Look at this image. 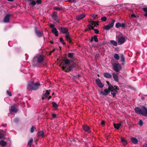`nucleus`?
I'll list each match as a JSON object with an SVG mask.
<instances>
[{
    "mask_svg": "<svg viewBox=\"0 0 147 147\" xmlns=\"http://www.w3.org/2000/svg\"><path fill=\"white\" fill-rule=\"evenodd\" d=\"M69 34H67L65 35V37L66 39L70 43H71L72 40L69 36Z\"/></svg>",
    "mask_w": 147,
    "mask_h": 147,
    "instance_id": "obj_22",
    "label": "nucleus"
},
{
    "mask_svg": "<svg viewBox=\"0 0 147 147\" xmlns=\"http://www.w3.org/2000/svg\"><path fill=\"white\" fill-rule=\"evenodd\" d=\"M115 22V20L111 19V20L109 22L108 25L112 28H113L114 26V24Z\"/></svg>",
    "mask_w": 147,
    "mask_h": 147,
    "instance_id": "obj_21",
    "label": "nucleus"
},
{
    "mask_svg": "<svg viewBox=\"0 0 147 147\" xmlns=\"http://www.w3.org/2000/svg\"><path fill=\"white\" fill-rule=\"evenodd\" d=\"M101 124L103 126L105 124V121H102L101 122Z\"/></svg>",
    "mask_w": 147,
    "mask_h": 147,
    "instance_id": "obj_58",
    "label": "nucleus"
},
{
    "mask_svg": "<svg viewBox=\"0 0 147 147\" xmlns=\"http://www.w3.org/2000/svg\"><path fill=\"white\" fill-rule=\"evenodd\" d=\"M94 39V41L96 42H98V39L97 38V36L96 35H95L93 36H92L91 37V38L90 39V42H92L93 41V39Z\"/></svg>",
    "mask_w": 147,
    "mask_h": 147,
    "instance_id": "obj_19",
    "label": "nucleus"
},
{
    "mask_svg": "<svg viewBox=\"0 0 147 147\" xmlns=\"http://www.w3.org/2000/svg\"><path fill=\"white\" fill-rule=\"evenodd\" d=\"M52 18L53 20H55L58 23H59V21L58 19V17L57 15V13L56 12H53Z\"/></svg>",
    "mask_w": 147,
    "mask_h": 147,
    "instance_id": "obj_14",
    "label": "nucleus"
},
{
    "mask_svg": "<svg viewBox=\"0 0 147 147\" xmlns=\"http://www.w3.org/2000/svg\"><path fill=\"white\" fill-rule=\"evenodd\" d=\"M94 26H96V25H99L98 24V21L95 22L94 24Z\"/></svg>",
    "mask_w": 147,
    "mask_h": 147,
    "instance_id": "obj_57",
    "label": "nucleus"
},
{
    "mask_svg": "<svg viewBox=\"0 0 147 147\" xmlns=\"http://www.w3.org/2000/svg\"><path fill=\"white\" fill-rule=\"evenodd\" d=\"M52 103L53 106L54 107L55 109H57L58 106L56 103L55 102H53Z\"/></svg>",
    "mask_w": 147,
    "mask_h": 147,
    "instance_id": "obj_42",
    "label": "nucleus"
},
{
    "mask_svg": "<svg viewBox=\"0 0 147 147\" xmlns=\"http://www.w3.org/2000/svg\"><path fill=\"white\" fill-rule=\"evenodd\" d=\"M105 43L104 42H103L102 43H100L99 44V45L100 46H102L104 45H105Z\"/></svg>",
    "mask_w": 147,
    "mask_h": 147,
    "instance_id": "obj_56",
    "label": "nucleus"
},
{
    "mask_svg": "<svg viewBox=\"0 0 147 147\" xmlns=\"http://www.w3.org/2000/svg\"><path fill=\"white\" fill-rule=\"evenodd\" d=\"M121 61L123 63H124L125 62V59L124 55L121 54Z\"/></svg>",
    "mask_w": 147,
    "mask_h": 147,
    "instance_id": "obj_33",
    "label": "nucleus"
},
{
    "mask_svg": "<svg viewBox=\"0 0 147 147\" xmlns=\"http://www.w3.org/2000/svg\"><path fill=\"white\" fill-rule=\"evenodd\" d=\"M34 30L36 34L38 37L41 38L43 36V34L38 30L37 27H35Z\"/></svg>",
    "mask_w": 147,
    "mask_h": 147,
    "instance_id": "obj_12",
    "label": "nucleus"
},
{
    "mask_svg": "<svg viewBox=\"0 0 147 147\" xmlns=\"http://www.w3.org/2000/svg\"><path fill=\"white\" fill-rule=\"evenodd\" d=\"M52 116L53 118H55L56 117V115L55 114H53Z\"/></svg>",
    "mask_w": 147,
    "mask_h": 147,
    "instance_id": "obj_61",
    "label": "nucleus"
},
{
    "mask_svg": "<svg viewBox=\"0 0 147 147\" xmlns=\"http://www.w3.org/2000/svg\"><path fill=\"white\" fill-rule=\"evenodd\" d=\"M69 34H67L65 35V37L66 39L70 43H71L72 40L69 36Z\"/></svg>",
    "mask_w": 147,
    "mask_h": 147,
    "instance_id": "obj_23",
    "label": "nucleus"
},
{
    "mask_svg": "<svg viewBox=\"0 0 147 147\" xmlns=\"http://www.w3.org/2000/svg\"><path fill=\"white\" fill-rule=\"evenodd\" d=\"M30 4L32 6H34L36 4V2L34 0H32L30 2Z\"/></svg>",
    "mask_w": 147,
    "mask_h": 147,
    "instance_id": "obj_43",
    "label": "nucleus"
},
{
    "mask_svg": "<svg viewBox=\"0 0 147 147\" xmlns=\"http://www.w3.org/2000/svg\"><path fill=\"white\" fill-rule=\"evenodd\" d=\"M77 76L78 77V78H80V77H81V75H80V74H78V75H77Z\"/></svg>",
    "mask_w": 147,
    "mask_h": 147,
    "instance_id": "obj_63",
    "label": "nucleus"
},
{
    "mask_svg": "<svg viewBox=\"0 0 147 147\" xmlns=\"http://www.w3.org/2000/svg\"><path fill=\"white\" fill-rule=\"evenodd\" d=\"M104 76L106 78H112V75L110 73L106 72L103 73Z\"/></svg>",
    "mask_w": 147,
    "mask_h": 147,
    "instance_id": "obj_25",
    "label": "nucleus"
},
{
    "mask_svg": "<svg viewBox=\"0 0 147 147\" xmlns=\"http://www.w3.org/2000/svg\"><path fill=\"white\" fill-rule=\"evenodd\" d=\"M112 66L113 69L117 72H119L122 69L121 65L118 63L113 64Z\"/></svg>",
    "mask_w": 147,
    "mask_h": 147,
    "instance_id": "obj_5",
    "label": "nucleus"
},
{
    "mask_svg": "<svg viewBox=\"0 0 147 147\" xmlns=\"http://www.w3.org/2000/svg\"><path fill=\"white\" fill-rule=\"evenodd\" d=\"M115 27L117 28H119L120 27H121L123 28H124L125 27V26L124 23H121L119 22H117L115 25Z\"/></svg>",
    "mask_w": 147,
    "mask_h": 147,
    "instance_id": "obj_15",
    "label": "nucleus"
},
{
    "mask_svg": "<svg viewBox=\"0 0 147 147\" xmlns=\"http://www.w3.org/2000/svg\"><path fill=\"white\" fill-rule=\"evenodd\" d=\"M114 57L115 59L117 60H119V57L117 54H115Z\"/></svg>",
    "mask_w": 147,
    "mask_h": 147,
    "instance_id": "obj_39",
    "label": "nucleus"
},
{
    "mask_svg": "<svg viewBox=\"0 0 147 147\" xmlns=\"http://www.w3.org/2000/svg\"><path fill=\"white\" fill-rule=\"evenodd\" d=\"M59 30L63 34H69L68 32V29L67 28L64 27H61L59 28Z\"/></svg>",
    "mask_w": 147,
    "mask_h": 147,
    "instance_id": "obj_8",
    "label": "nucleus"
},
{
    "mask_svg": "<svg viewBox=\"0 0 147 147\" xmlns=\"http://www.w3.org/2000/svg\"><path fill=\"white\" fill-rule=\"evenodd\" d=\"M131 17H134V18H135L136 17V15L134 13H132L131 15Z\"/></svg>",
    "mask_w": 147,
    "mask_h": 147,
    "instance_id": "obj_59",
    "label": "nucleus"
},
{
    "mask_svg": "<svg viewBox=\"0 0 147 147\" xmlns=\"http://www.w3.org/2000/svg\"><path fill=\"white\" fill-rule=\"evenodd\" d=\"M138 124L141 126L143 125V122L141 120H140L138 122Z\"/></svg>",
    "mask_w": 147,
    "mask_h": 147,
    "instance_id": "obj_47",
    "label": "nucleus"
},
{
    "mask_svg": "<svg viewBox=\"0 0 147 147\" xmlns=\"http://www.w3.org/2000/svg\"><path fill=\"white\" fill-rule=\"evenodd\" d=\"M41 84L39 82H35L32 81L29 82L27 85V89L29 91H36L38 90Z\"/></svg>",
    "mask_w": 147,
    "mask_h": 147,
    "instance_id": "obj_1",
    "label": "nucleus"
},
{
    "mask_svg": "<svg viewBox=\"0 0 147 147\" xmlns=\"http://www.w3.org/2000/svg\"><path fill=\"white\" fill-rule=\"evenodd\" d=\"M107 82L108 86V88H110L112 86V85L110 84L109 82L107 81Z\"/></svg>",
    "mask_w": 147,
    "mask_h": 147,
    "instance_id": "obj_51",
    "label": "nucleus"
},
{
    "mask_svg": "<svg viewBox=\"0 0 147 147\" xmlns=\"http://www.w3.org/2000/svg\"><path fill=\"white\" fill-rule=\"evenodd\" d=\"M38 136L39 137H43L44 136V133L43 131H38Z\"/></svg>",
    "mask_w": 147,
    "mask_h": 147,
    "instance_id": "obj_31",
    "label": "nucleus"
},
{
    "mask_svg": "<svg viewBox=\"0 0 147 147\" xmlns=\"http://www.w3.org/2000/svg\"><path fill=\"white\" fill-rule=\"evenodd\" d=\"M76 64L75 63H73L72 64L70 65L68 67H67V66H62V69L65 72H69L72 70L73 69L76 68Z\"/></svg>",
    "mask_w": 147,
    "mask_h": 147,
    "instance_id": "obj_3",
    "label": "nucleus"
},
{
    "mask_svg": "<svg viewBox=\"0 0 147 147\" xmlns=\"http://www.w3.org/2000/svg\"><path fill=\"white\" fill-rule=\"evenodd\" d=\"M94 30L95 33L96 34H98L99 33V31L98 29H94Z\"/></svg>",
    "mask_w": 147,
    "mask_h": 147,
    "instance_id": "obj_52",
    "label": "nucleus"
},
{
    "mask_svg": "<svg viewBox=\"0 0 147 147\" xmlns=\"http://www.w3.org/2000/svg\"><path fill=\"white\" fill-rule=\"evenodd\" d=\"M36 2L37 4H41L42 3L41 0H37Z\"/></svg>",
    "mask_w": 147,
    "mask_h": 147,
    "instance_id": "obj_48",
    "label": "nucleus"
},
{
    "mask_svg": "<svg viewBox=\"0 0 147 147\" xmlns=\"http://www.w3.org/2000/svg\"><path fill=\"white\" fill-rule=\"evenodd\" d=\"M7 144V143L5 141H4L2 140H1L0 141V145L3 147H4Z\"/></svg>",
    "mask_w": 147,
    "mask_h": 147,
    "instance_id": "obj_27",
    "label": "nucleus"
},
{
    "mask_svg": "<svg viewBox=\"0 0 147 147\" xmlns=\"http://www.w3.org/2000/svg\"><path fill=\"white\" fill-rule=\"evenodd\" d=\"M96 83L97 86L100 88H102L104 86V84H103L101 82L100 80L99 79H96Z\"/></svg>",
    "mask_w": 147,
    "mask_h": 147,
    "instance_id": "obj_11",
    "label": "nucleus"
},
{
    "mask_svg": "<svg viewBox=\"0 0 147 147\" xmlns=\"http://www.w3.org/2000/svg\"><path fill=\"white\" fill-rule=\"evenodd\" d=\"M88 30L89 31L90 30H92V25H91L89 24L88 25Z\"/></svg>",
    "mask_w": 147,
    "mask_h": 147,
    "instance_id": "obj_54",
    "label": "nucleus"
},
{
    "mask_svg": "<svg viewBox=\"0 0 147 147\" xmlns=\"http://www.w3.org/2000/svg\"><path fill=\"white\" fill-rule=\"evenodd\" d=\"M116 38L118 39V42L120 43V45L123 44L125 42V39L123 36L120 37L119 35H117Z\"/></svg>",
    "mask_w": 147,
    "mask_h": 147,
    "instance_id": "obj_7",
    "label": "nucleus"
},
{
    "mask_svg": "<svg viewBox=\"0 0 147 147\" xmlns=\"http://www.w3.org/2000/svg\"><path fill=\"white\" fill-rule=\"evenodd\" d=\"M112 75L114 80L116 82H118L119 80L117 74L115 73H112Z\"/></svg>",
    "mask_w": 147,
    "mask_h": 147,
    "instance_id": "obj_20",
    "label": "nucleus"
},
{
    "mask_svg": "<svg viewBox=\"0 0 147 147\" xmlns=\"http://www.w3.org/2000/svg\"><path fill=\"white\" fill-rule=\"evenodd\" d=\"M131 141L132 143L134 144H136L138 143V140L135 138L132 137L131 138Z\"/></svg>",
    "mask_w": 147,
    "mask_h": 147,
    "instance_id": "obj_26",
    "label": "nucleus"
},
{
    "mask_svg": "<svg viewBox=\"0 0 147 147\" xmlns=\"http://www.w3.org/2000/svg\"><path fill=\"white\" fill-rule=\"evenodd\" d=\"M36 129L35 126H33L30 129V132L31 133H33L34 131V129Z\"/></svg>",
    "mask_w": 147,
    "mask_h": 147,
    "instance_id": "obj_41",
    "label": "nucleus"
},
{
    "mask_svg": "<svg viewBox=\"0 0 147 147\" xmlns=\"http://www.w3.org/2000/svg\"><path fill=\"white\" fill-rule=\"evenodd\" d=\"M49 95L47 94H43L42 96V100H44L46 98H47Z\"/></svg>",
    "mask_w": 147,
    "mask_h": 147,
    "instance_id": "obj_40",
    "label": "nucleus"
},
{
    "mask_svg": "<svg viewBox=\"0 0 147 147\" xmlns=\"http://www.w3.org/2000/svg\"><path fill=\"white\" fill-rule=\"evenodd\" d=\"M111 43L115 46H116L117 45V42L114 40H111L110 41Z\"/></svg>",
    "mask_w": 147,
    "mask_h": 147,
    "instance_id": "obj_35",
    "label": "nucleus"
},
{
    "mask_svg": "<svg viewBox=\"0 0 147 147\" xmlns=\"http://www.w3.org/2000/svg\"><path fill=\"white\" fill-rule=\"evenodd\" d=\"M53 9L55 10L60 11L62 9V7H53Z\"/></svg>",
    "mask_w": 147,
    "mask_h": 147,
    "instance_id": "obj_38",
    "label": "nucleus"
},
{
    "mask_svg": "<svg viewBox=\"0 0 147 147\" xmlns=\"http://www.w3.org/2000/svg\"><path fill=\"white\" fill-rule=\"evenodd\" d=\"M111 28H112V27L107 25L105 26L103 28V29L105 30H109Z\"/></svg>",
    "mask_w": 147,
    "mask_h": 147,
    "instance_id": "obj_32",
    "label": "nucleus"
},
{
    "mask_svg": "<svg viewBox=\"0 0 147 147\" xmlns=\"http://www.w3.org/2000/svg\"><path fill=\"white\" fill-rule=\"evenodd\" d=\"M114 127L117 129H118L119 128L120 126L121 125V123H118L117 124H115L114 123Z\"/></svg>",
    "mask_w": 147,
    "mask_h": 147,
    "instance_id": "obj_29",
    "label": "nucleus"
},
{
    "mask_svg": "<svg viewBox=\"0 0 147 147\" xmlns=\"http://www.w3.org/2000/svg\"><path fill=\"white\" fill-rule=\"evenodd\" d=\"M33 141V139L32 138H31L29 141L28 142V145L30 147L31 146V144Z\"/></svg>",
    "mask_w": 147,
    "mask_h": 147,
    "instance_id": "obj_37",
    "label": "nucleus"
},
{
    "mask_svg": "<svg viewBox=\"0 0 147 147\" xmlns=\"http://www.w3.org/2000/svg\"><path fill=\"white\" fill-rule=\"evenodd\" d=\"M134 110L137 114L147 117V109L146 107L143 106L141 107V108L138 107H136Z\"/></svg>",
    "mask_w": 147,
    "mask_h": 147,
    "instance_id": "obj_2",
    "label": "nucleus"
},
{
    "mask_svg": "<svg viewBox=\"0 0 147 147\" xmlns=\"http://www.w3.org/2000/svg\"><path fill=\"white\" fill-rule=\"evenodd\" d=\"M121 142L122 144L124 145H126L127 144V140L123 138H121Z\"/></svg>",
    "mask_w": 147,
    "mask_h": 147,
    "instance_id": "obj_30",
    "label": "nucleus"
},
{
    "mask_svg": "<svg viewBox=\"0 0 147 147\" xmlns=\"http://www.w3.org/2000/svg\"><path fill=\"white\" fill-rule=\"evenodd\" d=\"M6 94L8 95L9 96H12L11 93L9 90H7L6 92Z\"/></svg>",
    "mask_w": 147,
    "mask_h": 147,
    "instance_id": "obj_46",
    "label": "nucleus"
},
{
    "mask_svg": "<svg viewBox=\"0 0 147 147\" xmlns=\"http://www.w3.org/2000/svg\"><path fill=\"white\" fill-rule=\"evenodd\" d=\"M10 15L9 14H7L4 17L3 22L5 23H8L9 22V18Z\"/></svg>",
    "mask_w": 147,
    "mask_h": 147,
    "instance_id": "obj_18",
    "label": "nucleus"
},
{
    "mask_svg": "<svg viewBox=\"0 0 147 147\" xmlns=\"http://www.w3.org/2000/svg\"><path fill=\"white\" fill-rule=\"evenodd\" d=\"M49 26L51 28H53L54 27V25L53 24H51Z\"/></svg>",
    "mask_w": 147,
    "mask_h": 147,
    "instance_id": "obj_60",
    "label": "nucleus"
},
{
    "mask_svg": "<svg viewBox=\"0 0 147 147\" xmlns=\"http://www.w3.org/2000/svg\"><path fill=\"white\" fill-rule=\"evenodd\" d=\"M107 18L105 16L102 17L101 20L102 21L105 22L107 21Z\"/></svg>",
    "mask_w": 147,
    "mask_h": 147,
    "instance_id": "obj_44",
    "label": "nucleus"
},
{
    "mask_svg": "<svg viewBox=\"0 0 147 147\" xmlns=\"http://www.w3.org/2000/svg\"><path fill=\"white\" fill-rule=\"evenodd\" d=\"M51 31L52 32L53 34H54L57 37L58 36V32L56 28H53Z\"/></svg>",
    "mask_w": 147,
    "mask_h": 147,
    "instance_id": "obj_24",
    "label": "nucleus"
},
{
    "mask_svg": "<svg viewBox=\"0 0 147 147\" xmlns=\"http://www.w3.org/2000/svg\"><path fill=\"white\" fill-rule=\"evenodd\" d=\"M144 99H145V98H144V97L142 96L141 97V99H142V100H144Z\"/></svg>",
    "mask_w": 147,
    "mask_h": 147,
    "instance_id": "obj_62",
    "label": "nucleus"
},
{
    "mask_svg": "<svg viewBox=\"0 0 147 147\" xmlns=\"http://www.w3.org/2000/svg\"><path fill=\"white\" fill-rule=\"evenodd\" d=\"M50 90H47L46 91V92L45 94H47L48 95H49L50 94Z\"/></svg>",
    "mask_w": 147,
    "mask_h": 147,
    "instance_id": "obj_53",
    "label": "nucleus"
},
{
    "mask_svg": "<svg viewBox=\"0 0 147 147\" xmlns=\"http://www.w3.org/2000/svg\"><path fill=\"white\" fill-rule=\"evenodd\" d=\"M10 112H12L14 113H16L18 111V109L16 107V105H12L10 109H9Z\"/></svg>",
    "mask_w": 147,
    "mask_h": 147,
    "instance_id": "obj_9",
    "label": "nucleus"
},
{
    "mask_svg": "<svg viewBox=\"0 0 147 147\" xmlns=\"http://www.w3.org/2000/svg\"><path fill=\"white\" fill-rule=\"evenodd\" d=\"M89 22H90V25H92V26L94 24L95 22L94 21H90Z\"/></svg>",
    "mask_w": 147,
    "mask_h": 147,
    "instance_id": "obj_50",
    "label": "nucleus"
},
{
    "mask_svg": "<svg viewBox=\"0 0 147 147\" xmlns=\"http://www.w3.org/2000/svg\"><path fill=\"white\" fill-rule=\"evenodd\" d=\"M67 1L68 2L71 3L75 2V1L74 0H67Z\"/></svg>",
    "mask_w": 147,
    "mask_h": 147,
    "instance_id": "obj_55",
    "label": "nucleus"
},
{
    "mask_svg": "<svg viewBox=\"0 0 147 147\" xmlns=\"http://www.w3.org/2000/svg\"><path fill=\"white\" fill-rule=\"evenodd\" d=\"M74 54L73 53H69L68 54V57L71 59H73L74 58Z\"/></svg>",
    "mask_w": 147,
    "mask_h": 147,
    "instance_id": "obj_34",
    "label": "nucleus"
},
{
    "mask_svg": "<svg viewBox=\"0 0 147 147\" xmlns=\"http://www.w3.org/2000/svg\"><path fill=\"white\" fill-rule=\"evenodd\" d=\"M51 98V96H49V97L48 98V100H49V99Z\"/></svg>",
    "mask_w": 147,
    "mask_h": 147,
    "instance_id": "obj_64",
    "label": "nucleus"
},
{
    "mask_svg": "<svg viewBox=\"0 0 147 147\" xmlns=\"http://www.w3.org/2000/svg\"><path fill=\"white\" fill-rule=\"evenodd\" d=\"M86 16V14L83 13L82 14L78 15L76 17V20H80L84 18Z\"/></svg>",
    "mask_w": 147,
    "mask_h": 147,
    "instance_id": "obj_17",
    "label": "nucleus"
},
{
    "mask_svg": "<svg viewBox=\"0 0 147 147\" xmlns=\"http://www.w3.org/2000/svg\"><path fill=\"white\" fill-rule=\"evenodd\" d=\"M82 128L84 132L88 133H90L91 132L90 129L89 127L87 125H82Z\"/></svg>",
    "mask_w": 147,
    "mask_h": 147,
    "instance_id": "obj_10",
    "label": "nucleus"
},
{
    "mask_svg": "<svg viewBox=\"0 0 147 147\" xmlns=\"http://www.w3.org/2000/svg\"><path fill=\"white\" fill-rule=\"evenodd\" d=\"M44 57L42 55H40L38 56L35 57L34 58V61H36V62L39 64H40L44 61Z\"/></svg>",
    "mask_w": 147,
    "mask_h": 147,
    "instance_id": "obj_6",
    "label": "nucleus"
},
{
    "mask_svg": "<svg viewBox=\"0 0 147 147\" xmlns=\"http://www.w3.org/2000/svg\"><path fill=\"white\" fill-rule=\"evenodd\" d=\"M142 10L144 12H145L144 14V16L145 17H147V8L146 7H143Z\"/></svg>",
    "mask_w": 147,
    "mask_h": 147,
    "instance_id": "obj_36",
    "label": "nucleus"
},
{
    "mask_svg": "<svg viewBox=\"0 0 147 147\" xmlns=\"http://www.w3.org/2000/svg\"><path fill=\"white\" fill-rule=\"evenodd\" d=\"M97 17V15L94 14H92V17L93 18L94 20H96V18Z\"/></svg>",
    "mask_w": 147,
    "mask_h": 147,
    "instance_id": "obj_49",
    "label": "nucleus"
},
{
    "mask_svg": "<svg viewBox=\"0 0 147 147\" xmlns=\"http://www.w3.org/2000/svg\"><path fill=\"white\" fill-rule=\"evenodd\" d=\"M70 63V60L68 59H66L64 61V64H63V66H66Z\"/></svg>",
    "mask_w": 147,
    "mask_h": 147,
    "instance_id": "obj_28",
    "label": "nucleus"
},
{
    "mask_svg": "<svg viewBox=\"0 0 147 147\" xmlns=\"http://www.w3.org/2000/svg\"><path fill=\"white\" fill-rule=\"evenodd\" d=\"M60 42L63 44L64 45H65V43L64 42V40L63 38L61 37L59 39Z\"/></svg>",
    "mask_w": 147,
    "mask_h": 147,
    "instance_id": "obj_45",
    "label": "nucleus"
},
{
    "mask_svg": "<svg viewBox=\"0 0 147 147\" xmlns=\"http://www.w3.org/2000/svg\"><path fill=\"white\" fill-rule=\"evenodd\" d=\"M109 89L110 92H111V94L113 96V97H115L116 94L117 93V90H119V87L116 86H112Z\"/></svg>",
    "mask_w": 147,
    "mask_h": 147,
    "instance_id": "obj_4",
    "label": "nucleus"
},
{
    "mask_svg": "<svg viewBox=\"0 0 147 147\" xmlns=\"http://www.w3.org/2000/svg\"><path fill=\"white\" fill-rule=\"evenodd\" d=\"M110 92L109 88H108V89H105L104 91H101L100 92L101 94L105 96H106Z\"/></svg>",
    "mask_w": 147,
    "mask_h": 147,
    "instance_id": "obj_13",
    "label": "nucleus"
},
{
    "mask_svg": "<svg viewBox=\"0 0 147 147\" xmlns=\"http://www.w3.org/2000/svg\"><path fill=\"white\" fill-rule=\"evenodd\" d=\"M5 132L2 129H0V140L5 137L6 135Z\"/></svg>",
    "mask_w": 147,
    "mask_h": 147,
    "instance_id": "obj_16",
    "label": "nucleus"
}]
</instances>
